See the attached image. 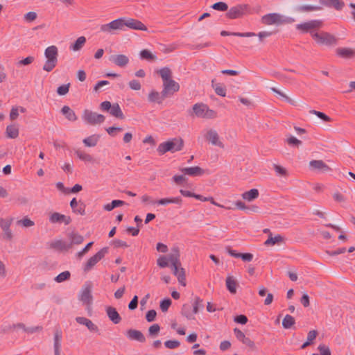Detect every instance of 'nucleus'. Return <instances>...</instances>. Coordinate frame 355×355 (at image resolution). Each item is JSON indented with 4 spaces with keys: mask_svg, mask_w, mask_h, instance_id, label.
Returning a JSON list of instances; mask_svg holds the SVG:
<instances>
[{
    "mask_svg": "<svg viewBox=\"0 0 355 355\" xmlns=\"http://www.w3.org/2000/svg\"><path fill=\"white\" fill-rule=\"evenodd\" d=\"M311 36L318 44L327 46H335L339 41L338 37L324 31L320 32L311 31Z\"/></svg>",
    "mask_w": 355,
    "mask_h": 355,
    "instance_id": "1",
    "label": "nucleus"
},
{
    "mask_svg": "<svg viewBox=\"0 0 355 355\" xmlns=\"http://www.w3.org/2000/svg\"><path fill=\"white\" fill-rule=\"evenodd\" d=\"M184 146V141L180 137H175L168 140L165 142L161 143L157 149L160 155L165 154L167 152H176L180 151Z\"/></svg>",
    "mask_w": 355,
    "mask_h": 355,
    "instance_id": "2",
    "label": "nucleus"
},
{
    "mask_svg": "<svg viewBox=\"0 0 355 355\" xmlns=\"http://www.w3.org/2000/svg\"><path fill=\"white\" fill-rule=\"evenodd\" d=\"M44 55L46 61L42 69L47 72H50L55 67L58 63V48L54 45L47 47L45 49Z\"/></svg>",
    "mask_w": 355,
    "mask_h": 355,
    "instance_id": "3",
    "label": "nucleus"
},
{
    "mask_svg": "<svg viewBox=\"0 0 355 355\" xmlns=\"http://www.w3.org/2000/svg\"><path fill=\"white\" fill-rule=\"evenodd\" d=\"M250 13V7L248 4H237L227 10L225 14L227 18L235 19L241 18Z\"/></svg>",
    "mask_w": 355,
    "mask_h": 355,
    "instance_id": "4",
    "label": "nucleus"
},
{
    "mask_svg": "<svg viewBox=\"0 0 355 355\" xmlns=\"http://www.w3.org/2000/svg\"><path fill=\"white\" fill-rule=\"evenodd\" d=\"M100 109L103 112H109L112 116L119 119H123L125 118V116L117 103L112 104L110 101H103L100 104Z\"/></svg>",
    "mask_w": 355,
    "mask_h": 355,
    "instance_id": "5",
    "label": "nucleus"
},
{
    "mask_svg": "<svg viewBox=\"0 0 355 355\" xmlns=\"http://www.w3.org/2000/svg\"><path fill=\"white\" fill-rule=\"evenodd\" d=\"M108 251L109 248L104 247L102 249H101L98 252H96L94 256L90 257L83 266L84 272H87L89 270H91L99 261L104 258L105 254L108 253Z\"/></svg>",
    "mask_w": 355,
    "mask_h": 355,
    "instance_id": "6",
    "label": "nucleus"
},
{
    "mask_svg": "<svg viewBox=\"0 0 355 355\" xmlns=\"http://www.w3.org/2000/svg\"><path fill=\"white\" fill-rule=\"evenodd\" d=\"M100 31L110 34H114L116 31H123V18L120 17L108 24H102L100 26Z\"/></svg>",
    "mask_w": 355,
    "mask_h": 355,
    "instance_id": "7",
    "label": "nucleus"
},
{
    "mask_svg": "<svg viewBox=\"0 0 355 355\" xmlns=\"http://www.w3.org/2000/svg\"><path fill=\"white\" fill-rule=\"evenodd\" d=\"M92 283L90 281L86 282L79 295V300L86 305H90L93 301V296L92 294Z\"/></svg>",
    "mask_w": 355,
    "mask_h": 355,
    "instance_id": "8",
    "label": "nucleus"
},
{
    "mask_svg": "<svg viewBox=\"0 0 355 355\" xmlns=\"http://www.w3.org/2000/svg\"><path fill=\"white\" fill-rule=\"evenodd\" d=\"M83 120L89 124L95 125L103 123L105 120V116L89 110H85L83 114Z\"/></svg>",
    "mask_w": 355,
    "mask_h": 355,
    "instance_id": "9",
    "label": "nucleus"
},
{
    "mask_svg": "<svg viewBox=\"0 0 355 355\" xmlns=\"http://www.w3.org/2000/svg\"><path fill=\"white\" fill-rule=\"evenodd\" d=\"M322 24V21L320 19H313L297 24L296 26V28L302 31L303 33H309L311 34V31H314V29L321 28Z\"/></svg>",
    "mask_w": 355,
    "mask_h": 355,
    "instance_id": "10",
    "label": "nucleus"
},
{
    "mask_svg": "<svg viewBox=\"0 0 355 355\" xmlns=\"http://www.w3.org/2000/svg\"><path fill=\"white\" fill-rule=\"evenodd\" d=\"M123 18V29L125 30V27H128L130 29L133 30H139V31H147L148 28L146 25H144L141 21L132 19V18Z\"/></svg>",
    "mask_w": 355,
    "mask_h": 355,
    "instance_id": "11",
    "label": "nucleus"
},
{
    "mask_svg": "<svg viewBox=\"0 0 355 355\" xmlns=\"http://www.w3.org/2000/svg\"><path fill=\"white\" fill-rule=\"evenodd\" d=\"M180 85L178 83L171 79L163 83V96L168 97L173 95L175 92L179 91Z\"/></svg>",
    "mask_w": 355,
    "mask_h": 355,
    "instance_id": "12",
    "label": "nucleus"
},
{
    "mask_svg": "<svg viewBox=\"0 0 355 355\" xmlns=\"http://www.w3.org/2000/svg\"><path fill=\"white\" fill-rule=\"evenodd\" d=\"M283 21L282 16L278 13H269L261 17V23L265 25L279 24Z\"/></svg>",
    "mask_w": 355,
    "mask_h": 355,
    "instance_id": "13",
    "label": "nucleus"
},
{
    "mask_svg": "<svg viewBox=\"0 0 355 355\" xmlns=\"http://www.w3.org/2000/svg\"><path fill=\"white\" fill-rule=\"evenodd\" d=\"M12 222V218L4 219L0 218V227L3 231V239L11 240L12 239V233L10 229Z\"/></svg>",
    "mask_w": 355,
    "mask_h": 355,
    "instance_id": "14",
    "label": "nucleus"
},
{
    "mask_svg": "<svg viewBox=\"0 0 355 355\" xmlns=\"http://www.w3.org/2000/svg\"><path fill=\"white\" fill-rule=\"evenodd\" d=\"M205 138L212 145L224 148V144L220 141L219 135L215 130L210 129L205 135Z\"/></svg>",
    "mask_w": 355,
    "mask_h": 355,
    "instance_id": "15",
    "label": "nucleus"
},
{
    "mask_svg": "<svg viewBox=\"0 0 355 355\" xmlns=\"http://www.w3.org/2000/svg\"><path fill=\"white\" fill-rule=\"evenodd\" d=\"M180 171L183 173L184 175H187L191 177H200L205 174V171L203 168L200 166H192L182 168Z\"/></svg>",
    "mask_w": 355,
    "mask_h": 355,
    "instance_id": "16",
    "label": "nucleus"
},
{
    "mask_svg": "<svg viewBox=\"0 0 355 355\" xmlns=\"http://www.w3.org/2000/svg\"><path fill=\"white\" fill-rule=\"evenodd\" d=\"M206 104L202 103H198L193 105L192 110H189L188 113L191 116H197L199 118H204L205 114Z\"/></svg>",
    "mask_w": 355,
    "mask_h": 355,
    "instance_id": "17",
    "label": "nucleus"
},
{
    "mask_svg": "<svg viewBox=\"0 0 355 355\" xmlns=\"http://www.w3.org/2000/svg\"><path fill=\"white\" fill-rule=\"evenodd\" d=\"M173 274L177 277L178 282L183 286H186V274L185 270L181 265H175L171 266Z\"/></svg>",
    "mask_w": 355,
    "mask_h": 355,
    "instance_id": "18",
    "label": "nucleus"
},
{
    "mask_svg": "<svg viewBox=\"0 0 355 355\" xmlns=\"http://www.w3.org/2000/svg\"><path fill=\"white\" fill-rule=\"evenodd\" d=\"M70 207L72 209V211L75 214H80L81 216L85 215V204L79 200L78 202L76 198H73L70 202Z\"/></svg>",
    "mask_w": 355,
    "mask_h": 355,
    "instance_id": "19",
    "label": "nucleus"
},
{
    "mask_svg": "<svg viewBox=\"0 0 355 355\" xmlns=\"http://www.w3.org/2000/svg\"><path fill=\"white\" fill-rule=\"evenodd\" d=\"M105 311L108 318L112 321L114 324H119L121 321V317L118 313L116 308L109 306L105 309Z\"/></svg>",
    "mask_w": 355,
    "mask_h": 355,
    "instance_id": "20",
    "label": "nucleus"
},
{
    "mask_svg": "<svg viewBox=\"0 0 355 355\" xmlns=\"http://www.w3.org/2000/svg\"><path fill=\"white\" fill-rule=\"evenodd\" d=\"M319 3L326 7L334 8L337 10H341L345 3L341 0H319Z\"/></svg>",
    "mask_w": 355,
    "mask_h": 355,
    "instance_id": "21",
    "label": "nucleus"
},
{
    "mask_svg": "<svg viewBox=\"0 0 355 355\" xmlns=\"http://www.w3.org/2000/svg\"><path fill=\"white\" fill-rule=\"evenodd\" d=\"M127 337L132 340H137L140 343H144L146 338L144 334L139 330L136 329H128L126 332Z\"/></svg>",
    "mask_w": 355,
    "mask_h": 355,
    "instance_id": "22",
    "label": "nucleus"
},
{
    "mask_svg": "<svg viewBox=\"0 0 355 355\" xmlns=\"http://www.w3.org/2000/svg\"><path fill=\"white\" fill-rule=\"evenodd\" d=\"M336 52L338 56L345 59H351L355 56V50L351 48H338Z\"/></svg>",
    "mask_w": 355,
    "mask_h": 355,
    "instance_id": "23",
    "label": "nucleus"
},
{
    "mask_svg": "<svg viewBox=\"0 0 355 355\" xmlns=\"http://www.w3.org/2000/svg\"><path fill=\"white\" fill-rule=\"evenodd\" d=\"M166 98V96H163V92L161 93L155 90H152L148 96V101L150 103L161 104L162 101Z\"/></svg>",
    "mask_w": 355,
    "mask_h": 355,
    "instance_id": "24",
    "label": "nucleus"
},
{
    "mask_svg": "<svg viewBox=\"0 0 355 355\" xmlns=\"http://www.w3.org/2000/svg\"><path fill=\"white\" fill-rule=\"evenodd\" d=\"M110 60L120 67H125L129 62V58L123 54L112 55Z\"/></svg>",
    "mask_w": 355,
    "mask_h": 355,
    "instance_id": "25",
    "label": "nucleus"
},
{
    "mask_svg": "<svg viewBox=\"0 0 355 355\" xmlns=\"http://www.w3.org/2000/svg\"><path fill=\"white\" fill-rule=\"evenodd\" d=\"M172 251L173 253L168 254L167 257L168 262H171V266H175L177 264L181 265V262L180 260V252L178 248H173L172 249Z\"/></svg>",
    "mask_w": 355,
    "mask_h": 355,
    "instance_id": "26",
    "label": "nucleus"
},
{
    "mask_svg": "<svg viewBox=\"0 0 355 355\" xmlns=\"http://www.w3.org/2000/svg\"><path fill=\"white\" fill-rule=\"evenodd\" d=\"M61 113L70 121H75L78 119L74 111L67 105H64L62 107Z\"/></svg>",
    "mask_w": 355,
    "mask_h": 355,
    "instance_id": "27",
    "label": "nucleus"
},
{
    "mask_svg": "<svg viewBox=\"0 0 355 355\" xmlns=\"http://www.w3.org/2000/svg\"><path fill=\"white\" fill-rule=\"evenodd\" d=\"M51 248L59 250H68L71 248V243L62 240H57L51 243Z\"/></svg>",
    "mask_w": 355,
    "mask_h": 355,
    "instance_id": "28",
    "label": "nucleus"
},
{
    "mask_svg": "<svg viewBox=\"0 0 355 355\" xmlns=\"http://www.w3.org/2000/svg\"><path fill=\"white\" fill-rule=\"evenodd\" d=\"M182 202V199L180 196L175 197V198H161L156 202V203L159 205H166L170 203H174V204L181 205Z\"/></svg>",
    "mask_w": 355,
    "mask_h": 355,
    "instance_id": "29",
    "label": "nucleus"
},
{
    "mask_svg": "<svg viewBox=\"0 0 355 355\" xmlns=\"http://www.w3.org/2000/svg\"><path fill=\"white\" fill-rule=\"evenodd\" d=\"M237 286V281L232 276H227L226 278V287L230 293L235 294L236 293Z\"/></svg>",
    "mask_w": 355,
    "mask_h": 355,
    "instance_id": "30",
    "label": "nucleus"
},
{
    "mask_svg": "<svg viewBox=\"0 0 355 355\" xmlns=\"http://www.w3.org/2000/svg\"><path fill=\"white\" fill-rule=\"evenodd\" d=\"M284 241V238L280 234H277L275 236H272V234H269L268 239L264 242V245L266 246L275 245L279 244Z\"/></svg>",
    "mask_w": 355,
    "mask_h": 355,
    "instance_id": "31",
    "label": "nucleus"
},
{
    "mask_svg": "<svg viewBox=\"0 0 355 355\" xmlns=\"http://www.w3.org/2000/svg\"><path fill=\"white\" fill-rule=\"evenodd\" d=\"M318 334V331L316 330H311L308 333L306 340L301 345L300 349H304L306 348L308 346L313 344V340L316 338Z\"/></svg>",
    "mask_w": 355,
    "mask_h": 355,
    "instance_id": "32",
    "label": "nucleus"
},
{
    "mask_svg": "<svg viewBox=\"0 0 355 355\" xmlns=\"http://www.w3.org/2000/svg\"><path fill=\"white\" fill-rule=\"evenodd\" d=\"M221 36H237V37H253L256 36L257 35L254 33L252 32H246V33H239V32H229L227 31H222L220 32Z\"/></svg>",
    "mask_w": 355,
    "mask_h": 355,
    "instance_id": "33",
    "label": "nucleus"
},
{
    "mask_svg": "<svg viewBox=\"0 0 355 355\" xmlns=\"http://www.w3.org/2000/svg\"><path fill=\"white\" fill-rule=\"evenodd\" d=\"M99 135H92L89 137L85 138L83 141V144L87 147H94L97 145L98 141L100 139Z\"/></svg>",
    "mask_w": 355,
    "mask_h": 355,
    "instance_id": "34",
    "label": "nucleus"
},
{
    "mask_svg": "<svg viewBox=\"0 0 355 355\" xmlns=\"http://www.w3.org/2000/svg\"><path fill=\"white\" fill-rule=\"evenodd\" d=\"M310 166L314 169L322 170L323 171H327L330 170V168L322 160H311L309 163Z\"/></svg>",
    "mask_w": 355,
    "mask_h": 355,
    "instance_id": "35",
    "label": "nucleus"
},
{
    "mask_svg": "<svg viewBox=\"0 0 355 355\" xmlns=\"http://www.w3.org/2000/svg\"><path fill=\"white\" fill-rule=\"evenodd\" d=\"M259 192L257 189H251L242 194V198L248 201H252L259 197Z\"/></svg>",
    "mask_w": 355,
    "mask_h": 355,
    "instance_id": "36",
    "label": "nucleus"
},
{
    "mask_svg": "<svg viewBox=\"0 0 355 355\" xmlns=\"http://www.w3.org/2000/svg\"><path fill=\"white\" fill-rule=\"evenodd\" d=\"M86 43V38L84 36L79 37L73 44L70 46V49L73 51L80 50Z\"/></svg>",
    "mask_w": 355,
    "mask_h": 355,
    "instance_id": "37",
    "label": "nucleus"
},
{
    "mask_svg": "<svg viewBox=\"0 0 355 355\" xmlns=\"http://www.w3.org/2000/svg\"><path fill=\"white\" fill-rule=\"evenodd\" d=\"M211 86L217 95L223 97L226 96V87L225 85L221 83H215L214 80H212Z\"/></svg>",
    "mask_w": 355,
    "mask_h": 355,
    "instance_id": "38",
    "label": "nucleus"
},
{
    "mask_svg": "<svg viewBox=\"0 0 355 355\" xmlns=\"http://www.w3.org/2000/svg\"><path fill=\"white\" fill-rule=\"evenodd\" d=\"M6 133L8 138L15 139L19 136V128L16 125H9L6 128Z\"/></svg>",
    "mask_w": 355,
    "mask_h": 355,
    "instance_id": "39",
    "label": "nucleus"
},
{
    "mask_svg": "<svg viewBox=\"0 0 355 355\" xmlns=\"http://www.w3.org/2000/svg\"><path fill=\"white\" fill-rule=\"evenodd\" d=\"M158 73L161 76L163 83L172 79V71L168 67L162 68L158 71Z\"/></svg>",
    "mask_w": 355,
    "mask_h": 355,
    "instance_id": "40",
    "label": "nucleus"
},
{
    "mask_svg": "<svg viewBox=\"0 0 355 355\" xmlns=\"http://www.w3.org/2000/svg\"><path fill=\"white\" fill-rule=\"evenodd\" d=\"M181 314L186 317L188 320L195 319L193 316V310L191 311V306L189 304H184L181 309Z\"/></svg>",
    "mask_w": 355,
    "mask_h": 355,
    "instance_id": "41",
    "label": "nucleus"
},
{
    "mask_svg": "<svg viewBox=\"0 0 355 355\" xmlns=\"http://www.w3.org/2000/svg\"><path fill=\"white\" fill-rule=\"evenodd\" d=\"M139 56L141 60L153 62L157 60V56L153 55L149 50L143 49L139 53Z\"/></svg>",
    "mask_w": 355,
    "mask_h": 355,
    "instance_id": "42",
    "label": "nucleus"
},
{
    "mask_svg": "<svg viewBox=\"0 0 355 355\" xmlns=\"http://www.w3.org/2000/svg\"><path fill=\"white\" fill-rule=\"evenodd\" d=\"M125 202L121 200H113L110 203L104 205L103 209L106 211H110L114 208L123 206Z\"/></svg>",
    "mask_w": 355,
    "mask_h": 355,
    "instance_id": "43",
    "label": "nucleus"
},
{
    "mask_svg": "<svg viewBox=\"0 0 355 355\" xmlns=\"http://www.w3.org/2000/svg\"><path fill=\"white\" fill-rule=\"evenodd\" d=\"M61 331H56L54 336V352H61Z\"/></svg>",
    "mask_w": 355,
    "mask_h": 355,
    "instance_id": "44",
    "label": "nucleus"
},
{
    "mask_svg": "<svg viewBox=\"0 0 355 355\" xmlns=\"http://www.w3.org/2000/svg\"><path fill=\"white\" fill-rule=\"evenodd\" d=\"M322 7L320 6L313 5H302L297 8V10L299 12H312L322 10Z\"/></svg>",
    "mask_w": 355,
    "mask_h": 355,
    "instance_id": "45",
    "label": "nucleus"
},
{
    "mask_svg": "<svg viewBox=\"0 0 355 355\" xmlns=\"http://www.w3.org/2000/svg\"><path fill=\"white\" fill-rule=\"evenodd\" d=\"M295 323V318L288 314L286 315L282 320V326L284 329H286L292 328Z\"/></svg>",
    "mask_w": 355,
    "mask_h": 355,
    "instance_id": "46",
    "label": "nucleus"
},
{
    "mask_svg": "<svg viewBox=\"0 0 355 355\" xmlns=\"http://www.w3.org/2000/svg\"><path fill=\"white\" fill-rule=\"evenodd\" d=\"M75 153L80 159L84 162H91L93 161V157L92 155L85 153L81 150L78 149L76 150Z\"/></svg>",
    "mask_w": 355,
    "mask_h": 355,
    "instance_id": "47",
    "label": "nucleus"
},
{
    "mask_svg": "<svg viewBox=\"0 0 355 355\" xmlns=\"http://www.w3.org/2000/svg\"><path fill=\"white\" fill-rule=\"evenodd\" d=\"M69 238L71 239V242L69 243H71V245L73 244L75 245H79L82 243L84 241V238L83 236L78 233L72 232L70 234Z\"/></svg>",
    "mask_w": 355,
    "mask_h": 355,
    "instance_id": "48",
    "label": "nucleus"
},
{
    "mask_svg": "<svg viewBox=\"0 0 355 355\" xmlns=\"http://www.w3.org/2000/svg\"><path fill=\"white\" fill-rule=\"evenodd\" d=\"M71 277V273L69 271L66 270L64 272H62L59 275H58L55 278L54 280L58 283H61L65 281H67Z\"/></svg>",
    "mask_w": 355,
    "mask_h": 355,
    "instance_id": "49",
    "label": "nucleus"
},
{
    "mask_svg": "<svg viewBox=\"0 0 355 355\" xmlns=\"http://www.w3.org/2000/svg\"><path fill=\"white\" fill-rule=\"evenodd\" d=\"M203 300L200 297H196L193 304V313L196 314L200 309H203Z\"/></svg>",
    "mask_w": 355,
    "mask_h": 355,
    "instance_id": "50",
    "label": "nucleus"
},
{
    "mask_svg": "<svg viewBox=\"0 0 355 355\" xmlns=\"http://www.w3.org/2000/svg\"><path fill=\"white\" fill-rule=\"evenodd\" d=\"M211 8L215 10L218 11H227L228 10V5L223 1H218L216 2L211 6Z\"/></svg>",
    "mask_w": 355,
    "mask_h": 355,
    "instance_id": "51",
    "label": "nucleus"
},
{
    "mask_svg": "<svg viewBox=\"0 0 355 355\" xmlns=\"http://www.w3.org/2000/svg\"><path fill=\"white\" fill-rule=\"evenodd\" d=\"M63 219H64V215L58 212L53 213L49 218V220L52 223H62Z\"/></svg>",
    "mask_w": 355,
    "mask_h": 355,
    "instance_id": "52",
    "label": "nucleus"
},
{
    "mask_svg": "<svg viewBox=\"0 0 355 355\" xmlns=\"http://www.w3.org/2000/svg\"><path fill=\"white\" fill-rule=\"evenodd\" d=\"M18 225H21L24 227H32L35 225L34 221L31 220L28 216H25L21 220L17 221Z\"/></svg>",
    "mask_w": 355,
    "mask_h": 355,
    "instance_id": "53",
    "label": "nucleus"
},
{
    "mask_svg": "<svg viewBox=\"0 0 355 355\" xmlns=\"http://www.w3.org/2000/svg\"><path fill=\"white\" fill-rule=\"evenodd\" d=\"M309 112L311 114L316 115L318 118H320L324 122H329L331 121V119L322 112L316 111L315 110H311L309 111Z\"/></svg>",
    "mask_w": 355,
    "mask_h": 355,
    "instance_id": "54",
    "label": "nucleus"
},
{
    "mask_svg": "<svg viewBox=\"0 0 355 355\" xmlns=\"http://www.w3.org/2000/svg\"><path fill=\"white\" fill-rule=\"evenodd\" d=\"M172 301L169 297L163 299L159 303V307L162 312H166L171 305Z\"/></svg>",
    "mask_w": 355,
    "mask_h": 355,
    "instance_id": "55",
    "label": "nucleus"
},
{
    "mask_svg": "<svg viewBox=\"0 0 355 355\" xmlns=\"http://www.w3.org/2000/svg\"><path fill=\"white\" fill-rule=\"evenodd\" d=\"M69 87L70 83L62 85L57 88V94L60 96H64L69 92Z\"/></svg>",
    "mask_w": 355,
    "mask_h": 355,
    "instance_id": "56",
    "label": "nucleus"
},
{
    "mask_svg": "<svg viewBox=\"0 0 355 355\" xmlns=\"http://www.w3.org/2000/svg\"><path fill=\"white\" fill-rule=\"evenodd\" d=\"M160 331V327L158 324H153L148 329L149 336L154 337L157 336Z\"/></svg>",
    "mask_w": 355,
    "mask_h": 355,
    "instance_id": "57",
    "label": "nucleus"
},
{
    "mask_svg": "<svg viewBox=\"0 0 355 355\" xmlns=\"http://www.w3.org/2000/svg\"><path fill=\"white\" fill-rule=\"evenodd\" d=\"M164 345L168 349H175L180 345V343L176 340H168L164 343Z\"/></svg>",
    "mask_w": 355,
    "mask_h": 355,
    "instance_id": "58",
    "label": "nucleus"
},
{
    "mask_svg": "<svg viewBox=\"0 0 355 355\" xmlns=\"http://www.w3.org/2000/svg\"><path fill=\"white\" fill-rule=\"evenodd\" d=\"M318 349L320 352V355H331L329 347L324 344H320L318 347Z\"/></svg>",
    "mask_w": 355,
    "mask_h": 355,
    "instance_id": "59",
    "label": "nucleus"
},
{
    "mask_svg": "<svg viewBox=\"0 0 355 355\" xmlns=\"http://www.w3.org/2000/svg\"><path fill=\"white\" fill-rule=\"evenodd\" d=\"M157 264L160 268H166L168 266V259L166 256H161L157 260Z\"/></svg>",
    "mask_w": 355,
    "mask_h": 355,
    "instance_id": "60",
    "label": "nucleus"
},
{
    "mask_svg": "<svg viewBox=\"0 0 355 355\" xmlns=\"http://www.w3.org/2000/svg\"><path fill=\"white\" fill-rule=\"evenodd\" d=\"M286 142L291 146H299L302 144L300 140L291 135L286 139Z\"/></svg>",
    "mask_w": 355,
    "mask_h": 355,
    "instance_id": "61",
    "label": "nucleus"
},
{
    "mask_svg": "<svg viewBox=\"0 0 355 355\" xmlns=\"http://www.w3.org/2000/svg\"><path fill=\"white\" fill-rule=\"evenodd\" d=\"M156 315L157 312L155 310H149L146 313V320L149 322H153L156 318Z\"/></svg>",
    "mask_w": 355,
    "mask_h": 355,
    "instance_id": "62",
    "label": "nucleus"
},
{
    "mask_svg": "<svg viewBox=\"0 0 355 355\" xmlns=\"http://www.w3.org/2000/svg\"><path fill=\"white\" fill-rule=\"evenodd\" d=\"M234 321L238 324H245L248 319L245 315L240 314L234 317Z\"/></svg>",
    "mask_w": 355,
    "mask_h": 355,
    "instance_id": "63",
    "label": "nucleus"
},
{
    "mask_svg": "<svg viewBox=\"0 0 355 355\" xmlns=\"http://www.w3.org/2000/svg\"><path fill=\"white\" fill-rule=\"evenodd\" d=\"M241 343L248 346L251 350H257V347L254 341H252L250 338L245 337Z\"/></svg>",
    "mask_w": 355,
    "mask_h": 355,
    "instance_id": "64",
    "label": "nucleus"
}]
</instances>
